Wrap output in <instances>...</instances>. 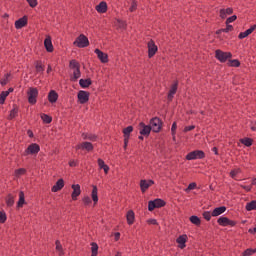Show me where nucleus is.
<instances>
[{
  "mask_svg": "<svg viewBox=\"0 0 256 256\" xmlns=\"http://www.w3.org/2000/svg\"><path fill=\"white\" fill-rule=\"evenodd\" d=\"M69 69L73 71V75L70 77V81H77L81 78V64L79 61L72 59L69 62Z\"/></svg>",
  "mask_w": 256,
  "mask_h": 256,
  "instance_id": "f257e3e1",
  "label": "nucleus"
},
{
  "mask_svg": "<svg viewBox=\"0 0 256 256\" xmlns=\"http://www.w3.org/2000/svg\"><path fill=\"white\" fill-rule=\"evenodd\" d=\"M167 202L165 200L157 198L155 200H150L148 202V211H155V209H161V207H165Z\"/></svg>",
  "mask_w": 256,
  "mask_h": 256,
  "instance_id": "f03ea898",
  "label": "nucleus"
},
{
  "mask_svg": "<svg viewBox=\"0 0 256 256\" xmlns=\"http://www.w3.org/2000/svg\"><path fill=\"white\" fill-rule=\"evenodd\" d=\"M73 45H75V47H79V49H85V47H89V38L84 34H80L73 42Z\"/></svg>",
  "mask_w": 256,
  "mask_h": 256,
  "instance_id": "7ed1b4c3",
  "label": "nucleus"
},
{
  "mask_svg": "<svg viewBox=\"0 0 256 256\" xmlns=\"http://www.w3.org/2000/svg\"><path fill=\"white\" fill-rule=\"evenodd\" d=\"M28 103L35 105L37 103V97H39V90L35 87H30L27 91Z\"/></svg>",
  "mask_w": 256,
  "mask_h": 256,
  "instance_id": "20e7f679",
  "label": "nucleus"
},
{
  "mask_svg": "<svg viewBox=\"0 0 256 256\" xmlns=\"http://www.w3.org/2000/svg\"><path fill=\"white\" fill-rule=\"evenodd\" d=\"M215 57L220 63H227L228 59H231L233 57V54L231 52H223V50L217 49L215 51Z\"/></svg>",
  "mask_w": 256,
  "mask_h": 256,
  "instance_id": "39448f33",
  "label": "nucleus"
},
{
  "mask_svg": "<svg viewBox=\"0 0 256 256\" xmlns=\"http://www.w3.org/2000/svg\"><path fill=\"white\" fill-rule=\"evenodd\" d=\"M163 127V121L158 118L154 117L150 120V129H152L153 133H159Z\"/></svg>",
  "mask_w": 256,
  "mask_h": 256,
  "instance_id": "423d86ee",
  "label": "nucleus"
},
{
  "mask_svg": "<svg viewBox=\"0 0 256 256\" xmlns=\"http://www.w3.org/2000/svg\"><path fill=\"white\" fill-rule=\"evenodd\" d=\"M195 159H205V152L203 150H194L186 155L187 161H193Z\"/></svg>",
  "mask_w": 256,
  "mask_h": 256,
  "instance_id": "0eeeda50",
  "label": "nucleus"
},
{
  "mask_svg": "<svg viewBox=\"0 0 256 256\" xmlns=\"http://www.w3.org/2000/svg\"><path fill=\"white\" fill-rule=\"evenodd\" d=\"M217 223L221 227H235V225H237V222L235 220H230L229 218H227L225 216H221L217 220Z\"/></svg>",
  "mask_w": 256,
  "mask_h": 256,
  "instance_id": "6e6552de",
  "label": "nucleus"
},
{
  "mask_svg": "<svg viewBox=\"0 0 256 256\" xmlns=\"http://www.w3.org/2000/svg\"><path fill=\"white\" fill-rule=\"evenodd\" d=\"M90 95H91V93H89L85 90H80L77 94L78 103H80V105H85V103H89Z\"/></svg>",
  "mask_w": 256,
  "mask_h": 256,
  "instance_id": "1a4fd4ad",
  "label": "nucleus"
},
{
  "mask_svg": "<svg viewBox=\"0 0 256 256\" xmlns=\"http://www.w3.org/2000/svg\"><path fill=\"white\" fill-rule=\"evenodd\" d=\"M147 47H148V58L152 59V57H155V54L157 53V51H159V48L155 45V41L153 39H151L147 43Z\"/></svg>",
  "mask_w": 256,
  "mask_h": 256,
  "instance_id": "9d476101",
  "label": "nucleus"
},
{
  "mask_svg": "<svg viewBox=\"0 0 256 256\" xmlns=\"http://www.w3.org/2000/svg\"><path fill=\"white\" fill-rule=\"evenodd\" d=\"M41 151V147L37 143L30 144L24 152V155H37Z\"/></svg>",
  "mask_w": 256,
  "mask_h": 256,
  "instance_id": "9b49d317",
  "label": "nucleus"
},
{
  "mask_svg": "<svg viewBox=\"0 0 256 256\" xmlns=\"http://www.w3.org/2000/svg\"><path fill=\"white\" fill-rule=\"evenodd\" d=\"M177 89H179V81H174V83L171 85L170 90L167 95L168 101H173V98L175 97V94L177 93Z\"/></svg>",
  "mask_w": 256,
  "mask_h": 256,
  "instance_id": "f8f14e48",
  "label": "nucleus"
},
{
  "mask_svg": "<svg viewBox=\"0 0 256 256\" xmlns=\"http://www.w3.org/2000/svg\"><path fill=\"white\" fill-rule=\"evenodd\" d=\"M75 149H76V151H79L81 149L82 151H88V153H89V152L93 151L94 147L91 142H82V143L76 145Z\"/></svg>",
  "mask_w": 256,
  "mask_h": 256,
  "instance_id": "ddd939ff",
  "label": "nucleus"
},
{
  "mask_svg": "<svg viewBox=\"0 0 256 256\" xmlns=\"http://www.w3.org/2000/svg\"><path fill=\"white\" fill-rule=\"evenodd\" d=\"M94 53L97 54L99 61L102 63H109V55L107 53L101 51L99 48H96Z\"/></svg>",
  "mask_w": 256,
  "mask_h": 256,
  "instance_id": "4468645a",
  "label": "nucleus"
},
{
  "mask_svg": "<svg viewBox=\"0 0 256 256\" xmlns=\"http://www.w3.org/2000/svg\"><path fill=\"white\" fill-rule=\"evenodd\" d=\"M139 126L141 127L140 135H143L144 137H149V135H151L152 129L150 125H145V123L140 122Z\"/></svg>",
  "mask_w": 256,
  "mask_h": 256,
  "instance_id": "2eb2a0df",
  "label": "nucleus"
},
{
  "mask_svg": "<svg viewBox=\"0 0 256 256\" xmlns=\"http://www.w3.org/2000/svg\"><path fill=\"white\" fill-rule=\"evenodd\" d=\"M155 185V181L153 180H140V189L143 193L149 189V187Z\"/></svg>",
  "mask_w": 256,
  "mask_h": 256,
  "instance_id": "dca6fc26",
  "label": "nucleus"
},
{
  "mask_svg": "<svg viewBox=\"0 0 256 256\" xmlns=\"http://www.w3.org/2000/svg\"><path fill=\"white\" fill-rule=\"evenodd\" d=\"M73 192L71 194L72 201H77V197L81 195V185L79 184H73L72 186Z\"/></svg>",
  "mask_w": 256,
  "mask_h": 256,
  "instance_id": "f3484780",
  "label": "nucleus"
},
{
  "mask_svg": "<svg viewBox=\"0 0 256 256\" xmlns=\"http://www.w3.org/2000/svg\"><path fill=\"white\" fill-rule=\"evenodd\" d=\"M187 239H189V237H187V234L180 235L176 239V243H178V247L180 249H185L187 247V245L185 244V243H187Z\"/></svg>",
  "mask_w": 256,
  "mask_h": 256,
  "instance_id": "a211bd4d",
  "label": "nucleus"
},
{
  "mask_svg": "<svg viewBox=\"0 0 256 256\" xmlns=\"http://www.w3.org/2000/svg\"><path fill=\"white\" fill-rule=\"evenodd\" d=\"M28 18L27 16H23L22 18L15 21V29H23V27H27Z\"/></svg>",
  "mask_w": 256,
  "mask_h": 256,
  "instance_id": "6ab92c4d",
  "label": "nucleus"
},
{
  "mask_svg": "<svg viewBox=\"0 0 256 256\" xmlns=\"http://www.w3.org/2000/svg\"><path fill=\"white\" fill-rule=\"evenodd\" d=\"M44 47L48 53H53L55 48L53 47V42L51 41V36H47L44 40Z\"/></svg>",
  "mask_w": 256,
  "mask_h": 256,
  "instance_id": "aec40b11",
  "label": "nucleus"
},
{
  "mask_svg": "<svg viewBox=\"0 0 256 256\" xmlns=\"http://www.w3.org/2000/svg\"><path fill=\"white\" fill-rule=\"evenodd\" d=\"M91 198L95 207L99 203V189L95 185L92 186Z\"/></svg>",
  "mask_w": 256,
  "mask_h": 256,
  "instance_id": "412c9836",
  "label": "nucleus"
},
{
  "mask_svg": "<svg viewBox=\"0 0 256 256\" xmlns=\"http://www.w3.org/2000/svg\"><path fill=\"white\" fill-rule=\"evenodd\" d=\"M65 187V181L63 178H60L56 184L51 188L52 193H57V191H61Z\"/></svg>",
  "mask_w": 256,
  "mask_h": 256,
  "instance_id": "4be33fe9",
  "label": "nucleus"
},
{
  "mask_svg": "<svg viewBox=\"0 0 256 256\" xmlns=\"http://www.w3.org/2000/svg\"><path fill=\"white\" fill-rule=\"evenodd\" d=\"M255 29H256V25L254 24L249 29H247L246 31L241 32L238 35V39H245V37H249V35H251V33H253V31H255Z\"/></svg>",
  "mask_w": 256,
  "mask_h": 256,
  "instance_id": "5701e85b",
  "label": "nucleus"
},
{
  "mask_svg": "<svg viewBox=\"0 0 256 256\" xmlns=\"http://www.w3.org/2000/svg\"><path fill=\"white\" fill-rule=\"evenodd\" d=\"M57 99H59V94H57V91L50 90L48 93V101L49 103H57Z\"/></svg>",
  "mask_w": 256,
  "mask_h": 256,
  "instance_id": "b1692460",
  "label": "nucleus"
},
{
  "mask_svg": "<svg viewBox=\"0 0 256 256\" xmlns=\"http://www.w3.org/2000/svg\"><path fill=\"white\" fill-rule=\"evenodd\" d=\"M225 211H227V207L225 206L217 207L212 211V217H219V215H223Z\"/></svg>",
  "mask_w": 256,
  "mask_h": 256,
  "instance_id": "393cba45",
  "label": "nucleus"
},
{
  "mask_svg": "<svg viewBox=\"0 0 256 256\" xmlns=\"http://www.w3.org/2000/svg\"><path fill=\"white\" fill-rule=\"evenodd\" d=\"M98 13H107V2L102 1L95 7Z\"/></svg>",
  "mask_w": 256,
  "mask_h": 256,
  "instance_id": "a878e982",
  "label": "nucleus"
},
{
  "mask_svg": "<svg viewBox=\"0 0 256 256\" xmlns=\"http://www.w3.org/2000/svg\"><path fill=\"white\" fill-rule=\"evenodd\" d=\"M92 84H93V81H91V78L79 80V85L80 87H82V89H87V87H91Z\"/></svg>",
  "mask_w": 256,
  "mask_h": 256,
  "instance_id": "bb28decb",
  "label": "nucleus"
},
{
  "mask_svg": "<svg viewBox=\"0 0 256 256\" xmlns=\"http://www.w3.org/2000/svg\"><path fill=\"white\" fill-rule=\"evenodd\" d=\"M126 219L128 225H133V223H135V212H133V210H129L126 214Z\"/></svg>",
  "mask_w": 256,
  "mask_h": 256,
  "instance_id": "cd10ccee",
  "label": "nucleus"
},
{
  "mask_svg": "<svg viewBox=\"0 0 256 256\" xmlns=\"http://www.w3.org/2000/svg\"><path fill=\"white\" fill-rule=\"evenodd\" d=\"M97 163H98L99 169H103L104 173L107 175V173H109V166L105 164V161L101 158H98Z\"/></svg>",
  "mask_w": 256,
  "mask_h": 256,
  "instance_id": "c85d7f7f",
  "label": "nucleus"
},
{
  "mask_svg": "<svg viewBox=\"0 0 256 256\" xmlns=\"http://www.w3.org/2000/svg\"><path fill=\"white\" fill-rule=\"evenodd\" d=\"M227 15H233V8L220 9V17L227 19Z\"/></svg>",
  "mask_w": 256,
  "mask_h": 256,
  "instance_id": "c756f323",
  "label": "nucleus"
},
{
  "mask_svg": "<svg viewBox=\"0 0 256 256\" xmlns=\"http://www.w3.org/2000/svg\"><path fill=\"white\" fill-rule=\"evenodd\" d=\"M25 193L23 191L19 192V200L17 202L18 209H21L25 205Z\"/></svg>",
  "mask_w": 256,
  "mask_h": 256,
  "instance_id": "7c9ffc66",
  "label": "nucleus"
},
{
  "mask_svg": "<svg viewBox=\"0 0 256 256\" xmlns=\"http://www.w3.org/2000/svg\"><path fill=\"white\" fill-rule=\"evenodd\" d=\"M124 139H130L131 133H133V126H127L122 130Z\"/></svg>",
  "mask_w": 256,
  "mask_h": 256,
  "instance_id": "2f4dec72",
  "label": "nucleus"
},
{
  "mask_svg": "<svg viewBox=\"0 0 256 256\" xmlns=\"http://www.w3.org/2000/svg\"><path fill=\"white\" fill-rule=\"evenodd\" d=\"M6 205L7 207H13V205H15V196L13 194L6 196Z\"/></svg>",
  "mask_w": 256,
  "mask_h": 256,
  "instance_id": "473e14b6",
  "label": "nucleus"
},
{
  "mask_svg": "<svg viewBox=\"0 0 256 256\" xmlns=\"http://www.w3.org/2000/svg\"><path fill=\"white\" fill-rule=\"evenodd\" d=\"M35 69L37 73H43L45 71V65H43L41 60L35 62Z\"/></svg>",
  "mask_w": 256,
  "mask_h": 256,
  "instance_id": "72a5a7b5",
  "label": "nucleus"
},
{
  "mask_svg": "<svg viewBox=\"0 0 256 256\" xmlns=\"http://www.w3.org/2000/svg\"><path fill=\"white\" fill-rule=\"evenodd\" d=\"M99 255V245L96 242L91 243V256Z\"/></svg>",
  "mask_w": 256,
  "mask_h": 256,
  "instance_id": "f704fd0d",
  "label": "nucleus"
},
{
  "mask_svg": "<svg viewBox=\"0 0 256 256\" xmlns=\"http://www.w3.org/2000/svg\"><path fill=\"white\" fill-rule=\"evenodd\" d=\"M82 138H83L84 140H87V139H88L89 141H97L98 136L95 135V134L83 133V134H82Z\"/></svg>",
  "mask_w": 256,
  "mask_h": 256,
  "instance_id": "c9c22d12",
  "label": "nucleus"
},
{
  "mask_svg": "<svg viewBox=\"0 0 256 256\" xmlns=\"http://www.w3.org/2000/svg\"><path fill=\"white\" fill-rule=\"evenodd\" d=\"M19 114V108L14 107L11 111L10 114L8 116V120L11 121L13 119H15V117H17V115Z\"/></svg>",
  "mask_w": 256,
  "mask_h": 256,
  "instance_id": "e433bc0d",
  "label": "nucleus"
},
{
  "mask_svg": "<svg viewBox=\"0 0 256 256\" xmlns=\"http://www.w3.org/2000/svg\"><path fill=\"white\" fill-rule=\"evenodd\" d=\"M240 143H242V145H245V147H251V145H253V139L252 138H242V139H240Z\"/></svg>",
  "mask_w": 256,
  "mask_h": 256,
  "instance_id": "4c0bfd02",
  "label": "nucleus"
},
{
  "mask_svg": "<svg viewBox=\"0 0 256 256\" xmlns=\"http://www.w3.org/2000/svg\"><path fill=\"white\" fill-rule=\"evenodd\" d=\"M246 211H256V200H252L246 204Z\"/></svg>",
  "mask_w": 256,
  "mask_h": 256,
  "instance_id": "58836bf2",
  "label": "nucleus"
},
{
  "mask_svg": "<svg viewBox=\"0 0 256 256\" xmlns=\"http://www.w3.org/2000/svg\"><path fill=\"white\" fill-rule=\"evenodd\" d=\"M190 222L193 224V225H196V227H199V225H201V218H199L198 216H191L190 217Z\"/></svg>",
  "mask_w": 256,
  "mask_h": 256,
  "instance_id": "ea45409f",
  "label": "nucleus"
},
{
  "mask_svg": "<svg viewBox=\"0 0 256 256\" xmlns=\"http://www.w3.org/2000/svg\"><path fill=\"white\" fill-rule=\"evenodd\" d=\"M9 77H11V73L5 74L4 77L0 80V84L2 85V87H5V85L9 83Z\"/></svg>",
  "mask_w": 256,
  "mask_h": 256,
  "instance_id": "a19ab883",
  "label": "nucleus"
},
{
  "mask_svg": "<svg viewBox=\"0 0 256 256\" xmlns=\"http://www.w3.org/2000/svg\"><path fill=\"white\" fill-rule=\"evenodd\" d=\"M41 119H42L43 123H46V124H49L53 121V117H51L47 114H42Z\"/></svg>",
  "mask_w": 256,
  "mask_h": 256,
  "instance_id": "79ce46f5",
  "label": "nucleus"
},
{
  "mask_svg": "<svg viewBox=\"0 0 256 256\" xmlns=\"http://www.w3.org/2000/svg\"><path fill=\"white\" fill-rule=\"evenodd\" d=\"M25 173H27V169L19 168L15 170L14 175L15 177H21L22 175H25Z\"/></svg>",
  "mask_w": 256,
  "mask_h": 256,
  "instance_id": "37998d69",
  "label": "nucleus"
},
{
  "mask_svg": "<svg viewBox=\"0 0 256 256\" xmlns=\"http://www.w3.org/2000/svg\"><path fill=\"white\" fill-rule=\"evenodd\" d=\"M116 26L118 29H125L127 27V23L121 19H116Z\"/></svg>",
  "mask_w": 256,
  "mask_h": 256,
  "instance_id": "c03bdc74",
  "label": "nucleus"
},
{
  "mask_svg": "<svg viewBox=\"0 0 256 256\" xmlns=\"http://www.w3.org/2000/svg\"><path fill=\"white\" fill-rule=\"evenodd\" d=\"M82 203H83L84 207H89V205H91V203H93V201L91 200V197L84 196L82 198Z\"/></svg>",
  "mask_w": 256,
  "mask_h": 256,
  "instance_id": "a18cd8bd",
  "label": "nucleus"
},
{
  "mask_svg": "<svg viewBox=\"0 0 256 256\" xmlns=\"http://www.w3.org/2000/svg\"><path fill=\"white\" fill-rule=\"evenodd\" d=\"M9 97V92L2 91L0 94V105H3L5 103V99Z\"/></svg>",
  "mask_w": 256,
  "mask_h": 256,
  "instance_id": "49530a36",
  "label": "nucleus"
},
{
  "mask_svg": "<svg viewBox=\"0 0 256 256\" xmlns=\"http://www.w3.org/2000/svg\"><path fill=\"white\" fill-rule=\"evenodd\" d=\"M256 253V248L252 249V248H248L246 249L243 253L242 256H251V255H255Z\"/></svg>",
  "mask_w": 256,
  "mask_h": 256,
  "instance_id": "de8ad7c7",
  "label": "nucleus"
},
{
  "mask_svg": "<svg viewBox=\"0 0 256 256\" xmlns=\"http://www.w3.org/2000/svg\"><path fill=\"white\" fill-rule=\"evenodd\" d=\"M228 65H229V67H240L241 66V62H239L238 59L229 60Z\"/></svg>",
  "mask_w": 256,
  "mask_h": 256,
  "instance_id": "09e8293b",
  "label": "nucleus"
},
{
  "mask_svg": "<svg viewBox=\"0 0 256 256\" xmlns=\"http://www.w3.org/2000/svg\"><path fill=\"white\" fill-rule=\"evenodd\" d=\"M55 245H56V251H59L60 255H63V245H61V241L56 240Z\"/></svg>",
  "mask_w": 256,
  "mask_h": 256,
  "instance_id": "8fccbe9b",
  "label": "nucleus"
},
{
  "mask_svg": "<svg viewBox=\"0 0 256 256\" xmlns=\"http://www.w3.org/2000/svg\"><path fill=\"white\" fill-rule=\"evenodd\" d=\"M202 216L206 221H211V217H213V214L210 211H205L203 212Z\"/></svg>",
  "mask_w": 256,
  "mask_h": 256,
  "instance_id": "3c124183",
  "label": "nucleus"
},
{
  "mask_svg": "<svg viewBox=\"0 0 256 256\" xmlns=\"http://www.w3.org/2000/svg\"><path fill=\"white\" fill-rule=\"evenodd\" d=\"M129 11H130V13L137 11V0H132Z\"/></svg>",
  "mask_w": 256,
  "mask_h": 256,
  "instance_id": "603ef678",
  "label": "nucleus"
},
{
  "mask_svg": "<svg viewBox=\"0 0 256 256\" xmlns=\"http://www.w3.org/2000/svg\"><path fill=\"white\" fill-rule=\"evenodd\" d=\"M235 21H237V15H232V16H230V17H228L227 19H226V25H229V23H233V22H235Z\"/></svg>",
  "mask_w": 256,
  "mask_h": 256,
  "instance_id": "864d4df0",
  "label": "nucleus"
},
{
  "mask_svg": "<svg viewBox=\"0 0 256 256\" xmlns=\"http://www.w3.org/2000/svg\"><path fill=\"white\" fill-rule=\"evenodd\" d=\"M171 133H172V137H175V135L177 133V122H173L172 127H171Z\"/></svg>",
  "mask_w": 256,
  "mask_h": 256,
  "instance_id": "5fc2aeb1",
  "label": "nucleus"
},
{
  "mask_svg": "<svg viewBox=\"0 0 256 256\" xmlns=\"http://www.w3.org/2000/svg\"><path fill=\"white\" fill-rule=\"evenodd\" d=\"M229 31H233V25L226 24V28H222L223 33H229Z\"/></svg>",
  "mask_w": 256,
  "mask_h": 256,
  "instance_id": "6e6d98bb",
  "label": "nucleus"
},
{
  "mask_svg": "<svg viewBox=\"0 0 256 256\" xmlns=\"http://www.w3.org/2000/svg\"><path fill=\"white\" fill-rule=\"evenodd\" d=\"M5 221H7V214L0 212V223H5Z\"/></svg>",
  "mask_w": 256,
  "mask_h": 256,
  "instance_id": "4d7b16f0",
  "label": "nucleus"
},
{
  "mask_svg": "<svg viewBox=\"0 0 256 256\" xmlns=\"http://www.w3.org/2000/svg\"><path fill=\"white\" fill-rule=\"evenodd\" d=\"M193 189H197V183L195 182L190 183L187 187L188 191H193Z\"/></svg>",
  "mask_w": 256,
  "mask_h": 256,
  "instance_id": "13d9d810",
  "label": "nucleus"
},
{
  "mask_svg": "<svg viewBox=\"0 0 256 256\" xmlns=\"http://www.w3.org/2000/svg\"><path fill=\"white\" fill-rule=\"evenodd\" d=\"M240 187H241L242 189H244V190L246 191V193L251 192V190L253 189V186H252V185H249V186L240 185Z\"/></svg>",
  "mask_w": 256,
  "mask_h": 256,
  "instance_id": "bf43d9fd",
  "label": "nucleus"
},
{
  "mask_svg": "<svg viewBox=\"0 0 256 256\" xmlns=\"http://www.w3.org/2000/svg\"><path fill=\"white\" fill-rule=\"evenodd\" d=\"M30 7L35 8L37 7V0H26Z\"/></svg>",
  "mask_w": 256,
  "mask_h": 256,
  "instance_id": "052dcab7",
  "label": "nucleus"
},
{
  "mask_svg": "<svg viewBox=\"0 0 256 256\" xmlns=\"http://www.w3.org/2000/svg\"><path fill=\"white\" fill-rule=\"evenodd\" d=\"M195 129V125L186 126L183 130L184 133H189V131H193Z\"/></svg>",
  "mask_w": 256,
  "mask_h": 256,
  "instance_id": "680f3d73",
  "label": "nucleus"
},
{
  "mask_svg": "<svg viewBox=\"0 0 256 256\" xmlns=\"http://www.w3.org/2000/svg\"><path fill=\"white\" fill-rule=\"evenodd\" d=\"M77 165H79V161H77V160L69 161V167H77Z\"/></svg>",
  "mask_w": 256,
  "mask_h": 256,
  "instance_id": "e2e57ef3",
  "label": "nucleus"
},
{
  "mask_svg": "<svg viewBox=\"0 0 256 256\" xmlns=\"http://www.w3.org/2000/svg\"><path fill=\"white\" fill-rule=\"evenodd\" d=\"M147 223L149 225H159V223H157V219H149L147 220Z\"/></svg>",
  "mask_w": 256,
  "mask_h": 256,
  "instance_id": "0e129e2a",
  "label": "nucleus"
},
{
  "mask_svg": "<svg viewBox=\"0 0 256 256\" xmlns=\"http://www.w3.org/2000/svg\"><path fill=\"white\" fill-rule=\"evenodd\" d=\"M239 172H237V170H232L231 172H230V177H232V178H235V177H237V174H238Z\"/></svg>",
  "mask_w": 256,
  "mask_h": 256,
  "instance_id": "69168bd1",
  "label": "nucleus"
},
{
  "mask_svg": "<svg viewBox=\"0 0 256 256\" xmlns=\"http://www.w3.org/2000/svg\"><path fill=\"white\" fill-rule=\"evenodd\" d=\"M248 233H251V235H256V227L255 228H250L248 230Z\"/></svg>",
  "mask_w": 256,
  "mask_h": 256,
  "instance_id": "338daca9",
  "label": "nucleus"
},
{
  "mask_svg": "<svg viewBox=\"0 0 256 256\" xmlns=\"http://www.w3.org/2000/svg\"><path fill=\"white\" fill-rule=\"evenodd\" d=\"M129 145V139L124 138V149H127V146Z\"/></svg>",
  "mask_w": 256,
  "mask_h": 256,
  "instance_id": "774afa93",
  "label": "nucleus"
}]
</instances>
